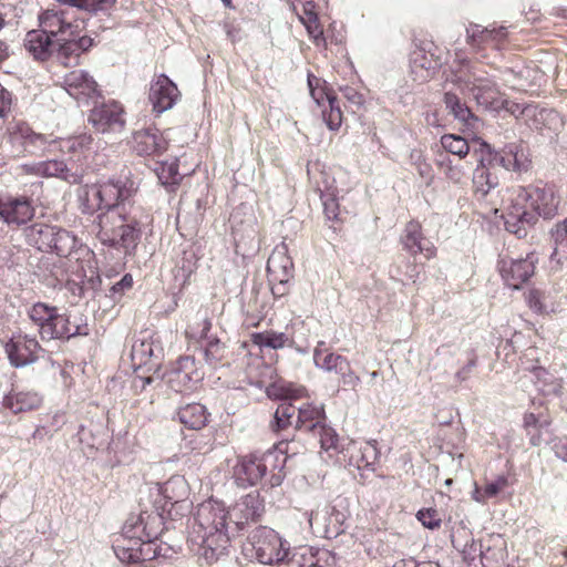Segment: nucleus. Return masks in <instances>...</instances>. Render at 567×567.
<instances>
[{
    "instance_id": "obj_1",
    "label": "nucleus",
    "mask_w": 567,
    "mask_h": 567,
    "mask_svg": "<svg viewBox=\"0 0 567 567\" xmlns=\"http://www.w3.org/2000/svg\"><path fill=\"white\" fill-rule=\"evenodd\" d=\"M135 182L128 177L110 179L102 184L85 186L80 195L82 210L97 215L94 230L99 240L106 246L132 254L141 237V226L135 217L125 213V202L136 192Z\"/></svg>"
},
{
    "instance_id": "obj_2",
    "label": "nucleus",
    "mask_w": 567,
    "mask_h": 567,
    "mask_svg": "<svg viewBox=\"0 0 567 567\" xmlns=\"http://www.w3.org/2000/svg\"><path fill=\"white\" fill-rule=\"evenodd\" d=\"M560 198L553 186H512L502 197L505 229L517 238H526L539 217L553 218Z\"/></svg>"
},
{
    "instance_id": "obj_3",
    "label": "nucleus",
    "mask_w": 567,
    "mask_h": 567,
    "mask_svg": "<svg viewBox=\"0 0 567 567\" xmlns=\"http://www.w3.org/2000/svg\"><path fill=\"white\" fill-rule=\"evenodd\" d=\"M452 83L463 93L470 94L478 106L489 111L506 110L515 117H522L519 104L507 101L499 92L496 82L478 64L461 69L452 78Z\"/></svg>"
},
{
    "instance_id": "obj_4",
    "label": "nucleus",
    "mask_w": 567,
    "mask_h": 567,
    "mask_svg": "<svg viewBox=\"0 0 567 567\" xmlns=\"http://www.w3.org/2000/svg\"><path fill=\"white\" fill-rule=\"evenodd\" d=\"M227 514L218 503H204L198 508L195 529L200 538L198 555L208 565L224 556L229 546Z\"/></svg>"
},
{
    "instance_id": "obj_5",
    "label": "nucleus",
    "mask_w": 567,
    "mask_h": 567,
    "mask_svg": "<svg viewBox=\"0 0 567 567\" xmlns=\"http://www.w3.org/2000/svg\"><path fill=\"white\" fill-rule=\"evenodd\" d=\"M285 462L286 457L277 450L250 453L241 457L235 467L237 482L244 486H252L270 474L269 485L278 486L282 481L281 471Z\"/></svg>"
},
{
    "instance_id": "obj_6",
    "label": "nucleus",
    "mask_w": 567,
    "mask_h": 567,
    "mask_svg": "<svg viewBox=\"0 0 567 567\" xmlns=\"http://www.w3.org/2000/svg\"><path fill=\"white\" fill-rule=\"evenodd\" d=\"M248 546L251 557L258 563L276 567L284 566V559H287L289 550V542L267 526H258L250 532Z\"/></svg>"
},
{
    "instance_id": "obj_7",
    "label": "nucleus",
    "mask_w": 567,
    "mask_h": 567,
    "mask_svg": "<svg viewBox=\"0 0 567 567\" xmlns=\"http://www.w3.org/2000/svg\"><path fill=\"white\" fill-rule=\"evenodd\" d=\"M8 143L17 156H41L53 153L55 143L50 136L35 132L29 123L22 120H12L7 128Z\"/></svg>"
},
{
    "instance_id": "obj_8",
    "label": "nucleus",
    "mask_w": 567,
    "mask_h": 567,
    "mask_svg": "<svg viewBox=\"0 0 567 567\" xmlns=\"http://www.w3.org/2000/svg\"><path fill=\"white\" fill-rule=\"evenodd\" d=\"M152 538L121 536L113 546L116 557L126 564H141L157 558H169L176 551L166 543Z\"/></svg>"
},
{
    "instance_id": "obj_9",
    "label": "nucleus",
    "mask_w": 567,
    "mask_h": 567,
    "mask_svg": "<svg viewBox=\"0 0 567 567\" xmlns=\"http://www.w3.org/2000/svg\"><path fill=\"white\" fill-rule=\"evenodd\" d=\"M39 25L53 38L79 37L82 28L76 11L58 1L39 14Z\"/></svg>"
},
{
    "instance_id": "obj_10",
    "label": "nucleus",
    "mask_w": 567,
    "mask_h": 567,
    "mask_svg": "<svg viewBox=\"0 0 567 567\" xmlns=\"http://www.w3.org/2000/svg\"><path fill=\"white\" fill-rule=\"evenodd\" d=\"M478 152V162L482 164L487 163L493 167L502 166L506 171L520 173L526 172L529 166L526 148L522 144L509 143L501 151L495 152L486 142H481Z\"/></svg>"
},
{
    "instance_id": "obj_11",
    "label": "nucleus",
    "mask_w": 567,
    "mask_h": 567,
    "mask_svg": "<svg viewBox=\"0 0 567 567\" xmlns=\"http://www.w3.org/2000/svg\"><path fill=\"white\" fill-rule=\"evenodd\" d=\"M267 393L269 398L282 400L275 411L271 429L277 432L292 424L296 425L298 406H295L289 400L302 398L306 389L293 384L275 383L267 389Z\"/></svg>"
},
{
    "instance_id": "obj_12",
    "label": "nucleus",
    "mask_w": 567,
    "mask_h": 567,
    "mask_svg": "<svg viewBox=\"0 0 567 567\" xmlns=\"http://www.w3.org/2000/svg\"><path fill=\"white\" fill-rule=\"evenodd\" d=\"M267 272L272 295L277 298L287 295L289 285L295 277V267L284 243L276 246L270 254L267 261Z\"/></svg>"
},
{
    "instance_id": "obj_13",
    "label": "nucleus",
    "mask_w": 567,
    "mask_h": 567,
    "mask_svg": "<svg viewBox=\"0 0 567 567\" xmlns=\"http://www.w3.org/2000/svg\"><path fill=\"white\" fill-rule=\"evenodd\" d=\"M164 529V518L156 512H142L137 516H130L122 528V535L130 538L158 539Z\"/></svg>"
},
{
    "instance_id": "obj_14",
    "label": "nucleus",
    "mask_w": 567,
    "mask_h": 567,
    "mask_svg": "<svg viewBox=\"0 0 567 567\" xmlns=\"http://www.w3.org/2000/svg\"><path fill=\"white\" fill-rule=\"evenodd\" d=\"M124 110L115 101L94 106L89 115V122L101 133H117L124 128Z\"/></svg>"
},
{
    "instance_id": "obj_15",
    "label": "nucleus",
    "mask_w": 567,
    "mask_h": 567,
    "mask_svg": "<svg viewBox=\"0 0 567 567\" xmlns=\"http://www.w3.org/2000/svg\"><path fill=\"white\" fill-rule=\"evenodd\" d=\"M87 326L79 323L78 317L72 313H59L58 308L53 312L49 326L41 331L42 340L66 339L75 336H86Z\"/></svg>"
},
{
    "instance_id": "obj_16",
    "label": "nucleus",
    "mask_w": 567,
    "mask_h": 567,
    "mask_svg": "<svg viewBox=\"0 0 567 567\" xmlns=\"http://www.w3.org/2000/svg\"><path fill=\"white\" fill-rule=\"evenodd\" d=\"M41 350L37 339L28 334L14 336L6 344L9 361L16 368H23L35 362Z\"/></svg>"
},
{
    "instance_id": "obj_17",
    "label": "nucleus",
    "mask_w": 567,
    "mask_h": 567,
    "mask_svg": "<svg viewBox=\"0 0 567 567\" xmlns=\"http://www.w3.org/2000/svg\"><path fill=\"white\" fill-rule=\"evenodd\" d=\"M63 87L79 104H87L99 95L96 81L84 70L66 73L63 78Z\"/></svg>"
},
{
    "instance_id": "obj_18",
    "label": "nucleus",
    "mask_w": 567,
    "mask_h": 567,
    "mask_svg": "<svg viewBox=\"0 0 567 567\" xmlns=\"http://www.w3.org/2000/svg\"><path fill=\"white\" fill-rule=\"evenodd\" d=\"M35 209L25 196L0 197V218L8 225L21 226L30 221Z\"/></svg>"
},
{
    "instance_id": "obj_19",
    "label": "nucleus",
    "mask_w": 567,
    "mask_h": 567,
    "mask_svg": "<svg viewBox=\"0 0 567 567\" xmlns=\"http://www.w3.org/2000/svg\"><path fill=\"white\" fill-rule=\"evenodd\" d=\"M265 513V503L258 492H251L236 504L230 518L237 530H243L249 523L257 522Z\"/></svg>"
},
{
    "instance_id": "obj_20",
    "label": "nucleus",
    "mask_w": 567,
    "mask_h": 567,
    "mask_svg": "<svg viewBox=\"0 0 567 567\" xmlns=\"http://www.w3.org/2000/svg\"><path fill=\"white\" fill-rule=\"evenodd\" d=\"M536 261L535 254H528L526 258L513 259L509 262L502 260L499 271L508 287L519 289L534 275Z\"/></svg>"
},
{
    "instance_id": "obj_21",
    "label": "nucleus",
    "mask_w": 567,
    "mask_h": 567,
    "mask_svg": "<svg viewBox=\"0 0 567 567\" xmlns=\"http://www.w3.org/2000/svg\"><path fill=\"white\" fill-rule=\"evenodd\" d=\"M178 96L176 84L165 74L158 75L151 84L148 99L157 113L172 109Z\"/></svg>"
},
{
    "instance_id": "obj_22",
    "label": "nucleus",
    "mask_w": 567,
    "mask_h": 567,
    "mask_svg": "<svg viewBox=\"0 0 567 567\" xmlns=\"http://www.w3.org/2000/svg\"><path fill=\"white\" fill-rule=\"evenodd\" d=\"M167 147V140L156 127L140 130L133 135V148L140 156H161Z\"/></svg>"
},
{
    "instance_id": "obj_23",
    "label": "nucleus",
    "mask_w": 567,
    "mask_h": 567,
    "mask_svg": "<svg viewBox=\"0 0 567 567\" xmlns=\"http://www.w3.org/2000/svg\"><path fill=\"white\" fill-rule=\"evenodd\" d=\"M200 380L202 374L196 369L195 359L187 355L177 361L176 368L169 374L168 384L175 392L182 393L190 391Z\"/></svg>"
},
{
    "instance_id": "obj_24",
    "label": "nucleus",
    "mask_w": 567,
    "mask_h": 567,
    "mask_svg": "<svg viewBox=\"0 0 567 567\" xmlns=\"http://www.w3.org/2000/svg\"><path fill=\"white\" fill-rule=\"evenodd\" d=\"M55 42V38L40 28L27 32L23 47L33 60L44 62L53 56L56 49Z\"/></svg>"
},
{
    "instance_id": "obj_25",
    "label": "nucleus",
    "mask_w": 567,
    "mask_h": 567,
    "mask_svg": "<svg viewBox=\"0 0 567 567\" xmlns=\"http://www.w3.org/2000/svg\"><path fill=\"white\" fill-rule=\"evenodd\" d=\"M401 243L404 249L412 256L422 254L427 259L435 256L436 248L431 240L423 236L422 227L415 220H411L405 225Z\"/></svg>"
},
{
    "instance_id": "obj_26",
    "label": "nucleus",
    "mask_w": 567,
    "mask_h": 567,
    "mask_svg": "<svg viewBox=\"0 0 567 567\" xmlns=\"http://www.w3.org/2000/svg\"><path fill=\"white\" fill-rule=\"evenodd\" d=\"M347 453L349 454V465L358 470H373V465L379 458L377 441H367L360 444L352 442L348 446Z\"/></svg>"
},
{
    "instance_id": "obj_27",
    "label": "nucleus",
    "mask_w": 567,
    "mask_h": 567,
    "mask_svg": "<svg viewBox=\"0 0 567 567\" xmlns=\"http://www.w3.org/2000/svg\"><path fill=\"white\" fill-rule=\"evenodd\" d=\"M522 118L527 125L536 131L543 132L544 130H556L559 123L558 113L554 110L538 109L534 105H526L520 111Z\"/></svg>"
},
{
    "instance_id": "obj_28",
    "label": "nucleus",
    "mask_w": 567,
    "mask_h": 567,
    "mask_svg": "<svg viewBox=\"0 0 567 567\" xmlns=\"http://www.w3.org/2000/svg\"><path fill=\"white\" fill-rule=\"evenodd\" d=\"M493 166L478 162L473 173L474 194L477 199H487L499 185L498 177L492 172Z\"/></svg>"
},
{
    "instance_id": "obj_29",
    "label": "nucleus",
    "mask_w": 567,
    "mask_h": 567,
    "mask_svg": "<svg viewBox=\"0 0 567 567\" xmlns=\"http://www.w3.org/2000/svg\"><path fill=\"white\" fill-rule=\"evenodd\" d=\"M550 236L555 245L550 255V267L553 270H560L567 262V217L555 224Z\"/></svg>"
},
{
    "instance_id": "obj_30",
    "label": "nucleus",
    "mask_w": 567,
    "mask_h": 567,
    "mask_svg": "<svg viewBox=\"0 0 567 567\" xmlns=\"http://www.w3.org/2000/svg\"><path fill=\"white\" fill-rule=\"evenodd\" d=\"M212 328L209 320H204V327L200 334V347L206 362L210 367H217L226 357V346L218 338L208 337L207 332Z\"/></svg>"
},
{
    "instance_id": "obj_31",
    "label": "nucleus",
    "mask_w": 567,
    "mask_h": 567,
    "mask_svg": "<svg viewBox=\"0 0 567 567\" xmlns=\"http://www.w3.org/2000/svg\"><path fill=\"white\" fill-rule=\"evenodd\" d=\"M42 398L35 391H16L12 390L3 398V406L13 413L28 412L38 409Z\"/></svg>"
},
{
    "instance_id": "obj_32",
    "label": "nucleus",
    "mask_w": 567,
    "mask_h": 567,
    "mask_svg": "<svg viewBox=\"0 0 567 567\" xmlns=\"http://www.w3.org/2000/svg\"><path fill=\"white\" fill-rule=\"evenodd\" d=\"M326 421V414L322 406L313 404H303L298 406L296 416V429L307 433H313Z\"/></svg>"
},
{
    "instance_id": "obj_33",
    "label": "nucleus",
    "mask_w": 567,
    "mask_h": 567,
    "mask_svg": "<svg viewBox=\"0 0 567 567\" xmlns=\"http://www.w3.org/2000/svg\"><path fill=\"white\" fill-rule=\"evenodd\" d=\"M42 177H56L69 184H80L82 174L76 169L72 171L63 161L50 159L43 161Z\"/></svg>"
},
{
    "instance_id": "obj_34",
    "label": "nucleus",
    "mask_w": 567,
    "mask_h": 567,
    "mask_svg": "<svg viewBox=\"0 0 567 567\" xmlns=\"http://www.w3.org/2000/svg\"><path fill=\"white\" fill-rule=\"evenodd\" d=\"M179 421L192 430H199L207 423L206 408L200 403H190L178 410Z\"/></svg>"
},
{
    "instance_id": "obj_35",
    "label": "nucleus",
    "mask_w": 567,
    "mask_h": 567,
    "mask_svg": "<svg viewBox=\"0 0 567 567\" xmlns=\"http://www.w3.org/2000/svg\"><path fill=\"white\" fill-rule=\"evenodd\" d=\"M322 346H324V342L320 341L313 351V361L317 368L328 372H338L342 369V365L346 367L348 361L346 357L328 352L322 349Z\"/></svg>"
},
{
    "instance_id": "obj_36",
    "label": "nucleus",
    "mask_w": 567,
    "mask_h": 567,
    "mask_svg": "<svg viewBox=\"0 0 567 567\" xmlns=\"http://www.w3.org/2000/svg\"><path fill=\"white\" fill-rule=\"evenodd\" d=\"M55 143L53 152L60 151L62 153L81 155L90 150L92 137L87 134H80L68 138L52 140Z\"/></svg>"
},
{
    "instance_id": "obj_37",
    "label": "nucleus",
    "mask_w": 567,
    "mask_h": 567,
    "mask_svg": "<svg viewBox=\"0 0 567 567\" xmlns=\"http://www.w3.org/2000/svg\"><path fill=\"white\" fill-rule=\"evenodd\" d=\"M58 227L45 224H34L30 227L28 238L40 250L51 251Z\"/></svg>"
},
{
    "instance_id": "obj_38",
    "label": "nucleus",
    "mask_w": 567,
    "mask_h": 567,
    "mask_svg": "<svg viewBox=\"0 0 567 567\" xmlns=\"http://www.w3.org/2000/svg\"><path fill=\"white\" fill-rule=\"evenodd\" d=\"M444 104L455 120L466 125H472V121H477V117L473 114L470 107L465 103H462L454 92H445Z\"/></svg>"
},
{
    "instance_id": "obj_39",
    "label": "nucleus",
    "mask_w": 567,
    "mask_h": 567,
    "mask_svg": "<svg viewBox=\"0 0 567 567\" xmlns=\"http://www.w3.org/2000/svg\"><path fill=\"white\" fill-rule=\"evenodd\" d=\"M75 37H65L56 40L55 56L59 63L64 66H70L79 63L80 54L75 49Z\"/></svg>"
},
{
    "instance_id": "obj_40",
    "label": "nucleus",
    "mask_w": 567,
    "mask_h": 567,
    "mask_svg": "<svg viewBox=\"0 0 567 567\" xmlns=\"http://www.w3.org/2000/svg\"><path fill=\"white\" fill-rule=\"evenodd\" d=\"M550 425V419L543 413L535 414L533 412L524 415V426L527 434L530 436L529 441L533 446H538L542 443L539 431L547 429Z\"/></svg>"
},
{
    "instance_id": "obj_41",
    "label": "nucleus",
    "mask_w": 567,
    "mask_h": 567,
    "mask_svg": "<svg viewBox=\"0 0 567 567\" xmlns=\"http://www.w3.org/2000/svg\"><path fill=\"white\" fill-rule=\"evenodd\" d=\"M251 341L259 348L282 349L290 343V339L284 332L264 331L251 334Z\"/></svg>"
},
{
    "instance_id": "obj_42",
    "label": "nucleus",
    "mask_w": 567,
    "mask_h": 567,
    "mask_svg": "<svg viewBox=\"0 0 567 567\" xmlns=\"http://www.w3.org/2000/svg\"><path fill=\"white\" fill-rule=\"evenodd\" d=\"M467 38L472 41V43H485L491 40H503L507 32L505 27L499 28H482L478 24L471 25L466 30Z\"/></svg>"
},
{
    "instance_id": "obj_43",
    "label": "nucleus",
    "mask_w": 567,
    "mask_h": 567,
    "mask_svg": "<svg viewBox=\"0 0 567 567\" xmlns=\"http://www.w3.org/2000/svg\"><path fill=\"white\" fill-rule=\"evenodd\" d=\"M188 486L184 477L173 476L162 486L163 496L172 502L178 503L186 498Z\"/></svg>"
},
{
    "instance_id": "obj_44",
    "label": "nucleus",
    "mask_w": 567,
    "mask_h": 567,
    "mask_svg": "<svg viewBox=\"0 0 567 567\" xmlns=\"http://www.w3.org/2000/svg\"><path fill=\"white\" fill-rule=\"evenodd\" d=\"M536 377V388L544 395H557L560 393L561 384L544 368H535L533 371Z\"/></svg>"
},
{
    "instance_id": "obj_45",
    "label": "nucleus",
    "mask_w": 567,
    "mask_h": 567,
    "mask_svg": "<svg viewBox=\"0 0 567 567\" xmlns=\"http://www.w3.org/2000/svg\"><path fill=\"white\" fill-rule=\"evenodd\" d=\"M75 247L76 237L65 229L58 228L51 251H54L58 256L66 257Z\"/></svg>"
},
{
    "instance_id": "obj_46",
    "label": "nucleus",
    "mask_w": 567,
    "mask_h": 567,
    "mask_svg": "<svg viewBox=\"0 0 567 567\" xmlns=\"http://www.w3.org/2000/svg\"><path fill=\"white\" fill-rule=\"evenodd\" d=\"M441 145L447 153L456 155L460 158H464L470 153V144L461 135L444 134L441 137Z\"/></svg>"
},
{
    "instance_id": "obj_47",
    "label": "nucleus",
    "mask_w": 567,
    "mask_h": 567,
    "mask_svg": "<svg viewBox=\"0 0 567 567\" xmlns=\"http://www.w3.org/2000/svg\"><path fill=\"white\" fill-rule=\"evenodd\" d=\"M131 357L138 367L152 364V359L155 357L154 343L147 340L135 341L132 346Z\"/></svg>"
},
{
    "instance_id": "obj_48",
    "label": "nucleus",
    "mask_w": 567,
    "mask_h": 567,
    "mask_svg": "<svg viewBox=\"0 0 567 567\" xmlns=\"http://www.w3.org/2000/svg\"><path fill=\"white\" fill-rule=\"evenodd\" d=\"M55 307H51L43 302L34 303L29 310V318L38 327L39 334L43 331L44 326H49V321L52 319Z\"/></svg>"
},
{
    "instance_id": "obj_49",
    "label": "nucleus",
    "mask_w": 567,
    "mask_h": 567,
    "mask_svg": "<svg viewBox=\"0 0 567 567\" xmlns=\"http://www.w3.org/2000/svg\"><path fill=\"white\" fill-rule=\"evenodd\" d=\"M326 99L329 104V111H322L323 120L331 131H337L342 123V112L338 99L333 93H326Z\"/></svg>"
},
{
    "instance_id": "obj_50",
    "label": "nucleus",
    "mask_w": 567,
    "mask_h": 567,
    "mask_svg": "<svg viewBox=\"0 0 567 567\" xmlns=\"http://www.w3.org/2000/svg\"><path fill=\"white\" fill-rule=\"evenodd\" d=\"M155 172L163 185H177L181 181L178 164L176 162H162L155 168Z\"/></svg>"
},
{
    "instance_id": "obj_51",
    "label": "nucleus",
    "mask_w": 567,
    "mask_h": 567,
    "mask_svg": "<svg viewBox=\"0 0 567 567\" xmlns=\"http://www.w3.org/2000/svg\"><path fill=\"white\" fill-rule=\"evenodd\" d=\"M312 435L319 437L320 446L324 451L338 449V434L332 427L326 425V421L312 433Z\"/></svg>"
},
{
    "instance_id": "obj_52",
    "label": "nucleus",
    "mask_w": 567,
    "mask_h": 567,
    "mask_svg": "<svg viewBox=\"0 0 567 567\" xmlns=\"http://www.w3.org/2000/svg\"><path fill=\"white\" fill-rule=\"evenodd\" d=\"M301 23L306 27L309 37L313 40L317 47H326L327 42L323 35V30L319 23L318 16H312L310 20L301 18Z\"/></svg>"
},
{
    "instance_id": "obj_53",
    "label": "nucleus",
    "mask_w": 567,
    "mask_h": 567,
    "mask_svg": "<svg viewBox=\"0 0 567 567\" xmlns=\"http://www.w3.org/2000/svg\"><path fill=\"white\" fill-rule=\"evenodd\" d=\"M417 519L429 529H436L441 526L442 518L435 508H423L416 514Z\"/></svg>"
},
{
    "instance_id": "obj_54",
    "label": "nucleus",
    "mask_w": 567,
    "mask_h": 567,
    "mask_svg": "<svg viewBox=\"0 0 567 567\" xmlns=\"http://www.w3.org/2000/svg\"><path fill=\"white\" fill-rule=\"evenodd\" d=\"M340 375V382L344 386H349L351 390L357 391L358 385L361 383L360 377L351 369L349 360L346 362V367L336 372Z\"/></svg>"
},
{
    "instance_id": "obj_55",
    "label": "nucleus",
    "mask_w": 567,
    "mask_h": 567,
    "mask_svg": "<svg viewBox=\"0 0 567 567\" xmlns=\"http://www.w3.org/2000/svg\"><path fill=\"white\" fill-rule=\"evenodd\" d=\"M321 200L323 205V212L328 220L338 221L340 220L339 214V204L337 199L330 194L321 195Z\"/></svg>"
},
{
    "instance_id": "obj_56",
    "label": "nucleus",
    "mask_w": 567,
    "mask_h": 567,
    "mask_svg": "<svg viewBox=\"0 0 567 567\" xmlns=\"http://www.w3.org/2000/svg\"><path fill=\"white\" fill-rule=\"evenodd\" d=\"M508 485V480L505 475L497 476L496 480L492 482H487L485 486L483 487L485 491V495L488 496V498L495 497L501 491L506 488Z\"/></svg>"
},
{
    "instance_id": "obj_57",
    "label": "nucleus",
    "mask_w": 567,
    "mask_h": 567,
    "mask_svg": "<svg viewBox=\"0 0 567 567\" xmlns=\"http://www.w3.org/2000/svg\"><path fill=\"white\" fill-rule=\"evenodd\" d=\"M133 286V277L130 275V274H126L122 277V279L120 281H117L116 284H114L111 289H110V297L112 299H116L117 296H122V293L127 290V289H131Z\"/></svg>"
},
{
    "instance_id": "obj_58",
    "label": "nucleus",
    "mask_w": 567,
    "mask_h": 567,
    "mask_svg": "<svg viewBox=\"0 0 567 567\" xmlns=\"http://www.w3.org/2000/svg\"><path fill=\"white\" fill-rule=\"evenodd\" d=\"M343 97L348 101L351 106L360 109L364 103V96L358 92L354 87L344 86L340 89Z\"/></svg>"
},
{
    "instance_id": "obj_59",
    "label": "nucleus",
    "mask_w": 567,
    "mask_h": 567,
    "mask_svg": "<svg viewBox=\"0 0 567 567\" xmlns=\"http://www.w3.org/2000/svg\"><path fill=\"white\" fill-rule=\"evenodd\" d=\"M550 444L555 455L567 462V436H556L551 440Z\"/></svg>"
},
{
    "instance_id": "obj_60",
    "label": "nucleus",
    "mask_w": 567,
    "mask_h": 567,
    "mask_svg": "<svg viewBox=\"0 0 567 567\" xmlns=\"http://www.w3.org/2000/svg\"><path fill=\"white\" fill-rule=\"evenodd\" d=\"M12 103L11 93L0 84V117L7 115Z\"/></svg>"
},
{
    "instance_id": "obj_61",
    "label": "nucleus",
    "mask_w": 567,
    "mask_h": 567,
    "mask_svg": "<svg viewBox=\"0 0 567 567\" xmlns=\"http://www.w3.org/2000/svg\"><path fill=\"white\" fill-rule=\"evenodd\" d=\"M19 171L23 175L42 177V164H41V162H32V163L22 164V165L19 166Z\"/></svg>"
},
{
    "instance_id": "obj_62",
    "label": "nucleus",
    "mask_w": 567,
    "mask_h": 567,
    "mask_svg": "<svg viewBox=\"0 0 567 567\" xmlns=\"http://www.w3.org/2000/svg\"><path fill=\"white\" fill-rule=\"evenodd\" d=\"M476 367V358H472L468 362L455 373V378L462 382L468 379L473 369Z\"/></svg>"
},
{
    "instance_id": "obj_63",
    "label": "nucleus",
    "mask_w": 567,
    "mask_h": 567,
    "mask_svg": "<svg viewBox=\"0 0 567 567\" xmlns=\"http://www.w3.org/2000/svg\"><path fill=\"white\" fill-rule=\"evenodd\" d=\"M444 173L445 176L453 183H460L464 177V172L460 166L447 165Z\"/></svg>"
},
{
    "instance_id": "obj_64",
    "label": "nucleus",
    "mask_w": 567,
    "mask_h": 567,
    "mask_svg": "<svg viewBox=\"0 0 567 567\" xmlns=\"http://www.w3.org/2000/svg\"><path fill=\"white\" fill-rule=\"evenodd\" d=\"M74 42L80 55L93 45V39L86 35L74 38Z\"/></svg>"
}]
</instances>
